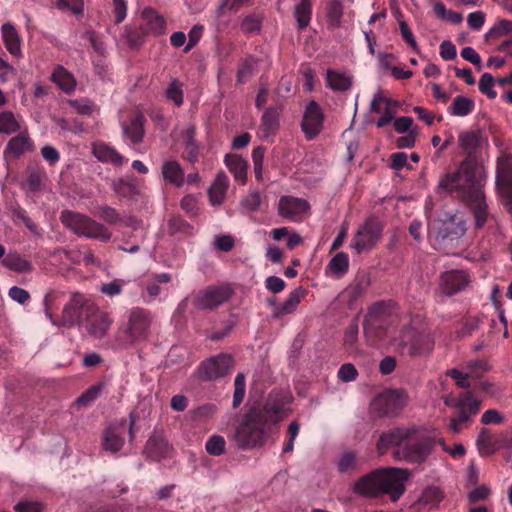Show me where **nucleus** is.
<instances>
[{
    "label": "nucleus",
    "instance_id": "1",
    "mask_svg": "<svg viewBox=\"0 0 512 512\" xmlns=\"http://www.w3.org/2000/svg\"><path fill=\"white\" fill-rule=\"evenodd\" d=\"M437 436L416 425L393 427L379 436L376 450L385 455L390 449L396 460L409 464H422L432 454Z\"/></svg>",
    "mask_w": 512,
    "mask_h": 512
},
{
    "label": "nucleus",
    "instance_id": "15",
    "mask_svg": "<svg viewBox=\"0 0 512 512\" xmlns=\"http://www.w3.org/2000/svg\"><path fill=\"white\" fill-rule=\"evenodd\" d=\"M324 113L320 105L312 100L304 111L301 129L307 140L316 138L323 129Z\"/></svg>",
    "mask_w": 512,
    "mask_h": 512
},
{
    "label": "nucleus",
    "instance_id": "45",
    "mask_svg": "<svg viewBox=\"0 0 512 512\" xmlns=\"http://www.w3.org/2000/svg\"><path fill=\"white\" fill-rule=\"evenodd\" d=\"M93 214L110 225H115L122 221V216L118 211L108 205L97 206L94 209Z\"/></svg>",
    "mask_w": 512,
    "mask_h": 512
},
{
    "label": "nucleus",
    "instance_id": "40",
    "mask_svg": "<svg viewBox=\"0 0 512 512\" xmlns=\"http://www.w3.org/2000/svg\"><path fill=\"white\" fill-rule=\"evenodd\" d=\"M327 84L334 91H347L352 86V78L345 73L329 69L327 71Z\"/></svg>",
    "mask_w": 512,
    "mask_h": 512
},
{
    "label": "nucleus",
    "instance_id": "52",
    "mask_svg": "<svg viewBox=\"0 0 512 512\" xmlns=\"http://www.w3.org/2000/svg\"><path fill=\"white\" fill-rule=\"evenodd\" d=\"M113 189L115 193L123 198H131L132 196L138 194L137 187L124 179H118L113 183Z\"/></svg>",
    "mask_w": 512,
    "mask_h": 512
},
{
    "label": "nucleus",
    "instance_id": "8",
    "mask_svg": "<svg viewBox=\"0 0 512 512\" xmlns=\"http://www.w3.org/2000/svg\"><path fill=\"white\" fill-rule=\"evenodd\" d=\"M399 348L403 355L410 357L427 356L434 348V340L430 333L408 327L401 332Z\"/></svg>",
    "mask_w": 512,
    "mask_h": 512
},
{
    "label": "nucleus",
    "instance_id": "32",
    "mask_svg": "<svg viewBox=\"0 0 512 512\" xmlns=\"http://www.w3.org/2000/svg\"><path fill=\"white\" fill-rule=\"evenodd\" d=\"M476 445L479 450V453L482 456H490L494 454L496 451H498L500 448L504 447L503 444H500L499 441L493 438L489 429L487 428L481 429L476 441Z\"/></svg>",
    "mask_w": 512,
    "mask_h": 512
},
{
    "label": "nucleus",
    "instance_id": "41",
    "mask_svg": "<svg viewBox=\"0 0 512 512\" xmlns=\"http://www.w3.org/2000/svg\"><path fill=\"white\" fill-rule=\"evenodd\" d=\"M51 80L55 82L64 92L70 93L75 88V79L62 66H58L51 75Z\"/></svg>",
    "mask_w": 512,
    "mask_h": 512
},
{
    "label": "nucleus",
    "instance_id": "48",
    "mask_svg": "<svg viewBox=\"0 0 512 512\" xmlns=\"http://www.w3.org/2000/svg\"><path fill=\"white\" fill-rule=\"evenodd\" d=\"M363 329L365 336L370 341L381 339L385 335V329L377 326V319L365 318L363 322Z\"/></svg>",
    "mask_w": 512,
    "mask_h": 512
},
{
    "label": "nucleus",
    "instance_id": "31",
    "mask_svg": "<svg viewBox=\"0 0 512 512\" xmlns=\"http://www.w3.org/2000/svg\"><path fill=\"white\" fill-rule=\"evenodd\" d=\"M196 128L190 125L184 131V151L182 154L183 159L194 164L198 161L199 147L195 141Z\"/></svg>",
    "mask_w": 512,
    "mask_h": 512
},
{
    "label": "nucleus",
    "instance_id": "42",
    "mask_svg": "<svg viewBox=\"0 0 512 512\" xmlns=\"http://www.w3.org/2000/svg\"><path fill=\"white\" fill-rule=\"evenodd\" d=\"M312 4L311 0H301L294 9V16L296 18L298 28H306L311 20Z\"/></svg>",
    "mask_w": 512,
    "mask_h": 512
},
{
    "label": "nucleus",
    "instance_id": "28",
    "mask_svg": "<svg viewBox=\"0 0 512 512\" xmlns=\"http://www.w3.org/2000/svg\"><path fill=\"white\" fill-rule=\"evenodd\" d=\"M228 186L227 175L223 171L218 172L208 189L209 200L212 205H219L224 201Z\"/></svg>",
    "mask_w": 512,
    "mask_h": 512
},
{
    "label": "nucleus",
    "instance_id": "22",
    "mask_svg": "<svg viewBox=\"0 0 512 512\" xmlns=\"http://www.w3.org/2000/svg\"><path fill=\"white\" fill-rule=\"evenodd\" d=\"M443 499L444 493L439 487L428 486L423 490L420 497L410 506V509L414 512L432 510L437 508Z\"/></svg>",
    "mask_w": 512,
    "mask_h": 512
},
{
    "label": "nucleus",
    "instance_id": "54",
    "mask_svg": "<svg viewBox=\"0 0 512 512\" xmlns=\"http://www.w3.org/2000/svg\"><path fill=\"white\" fill-rule=\"evenodd\" d=\"M165 94L166 98L172 101L176 106H181L183 104L182 84L177 79H173L170 82Z\"/></svg>",
    "mask_w": 512,
    "mask_h": 512
},
{
    "label": "nucleus",
    "instance_id": "6",
    "mask_svg": "<svg viewBox=\"0 0 512 512\" xmlns=\"http://www.w3.org/2000/svg\"><path fill=\"white\" fill-rule=\"evenodd\" d=\"M60 220L65 227L79 236L103 242H108L112 236V233L102 223L81 213L65 210L61 213Z\"/></svg>",
    "mask_w": 512,
    "mask_h": 512
},
{
    "label": "nucleus",
    "instance_id": "33",
    "mask_svg": "<svg viewBox=\"0 0 512 512\" xmlns=\"http://www.w3.org/2000/svg\"><path fill=\"white\" fill-rule=\"evenodd\" d=\"M481 134L479 131H463L458 136L459 146L466 154L465 158L473 159L474 153L480 146Z\"/></svg>",
    "mask_w": 512,
    "mask_h": 512
},
{
    "label": "nucleus",
    "instance_id": "49",
    "mask_svg": "<svg viewBox=\"0 0 512 512\" xmlns=\"http://www.w3.org/2000/svg\"><path fill=\"white\" fill-rule=\"evenodd\" d=\"M330 270L336 275H343L348 271L349 259L346 253H337L329 262Z\"/></svg>",
    "mask_w": 512,
    "mask_h": 512
},
{
    "label": "nucleus",
    "instance_id": "29",
    "mask_svg": "<svg viewBox=\"0 0 512 512\" xmlns=\"http://www.w3.org/2000/svg\"><path fill=\"white\" fill-rule=\"evenodd\" d=\"M225 164L230 172L234 175V179L244 185L247 180L248 163L240 155L227 154L225 156Z\"/></svg>",
    "mask_w": 512,
    "mask_h": 512
},
{
    "label": "nucleus",
    "instance_id": "9",
    "mask_svg": "<svg viewBox=\"0 0 512 512\" xmlns=\"http://www.w3.org/2000/svg\"><path fill=\"white\" fill-rule=\"evenodd\" d=\"M383 223L374 215L369 216L354 234L350 247L357 254L372 250L382 237Z\"/></svg>",
    "mask_w": 512,
    "mask_h": 512
},
{
    "label": "nucleus",
    "instance_id": "24",
    "mask_svg": "<svg viewBox=\"0 0 512 512\" xmlns=\"http://www.w3.org/2000/svg\"><path fill=\"white\" fill-rule=\"evenodd\" d=\"M371 285V277L366 272L358 273L353 282L347 287L346 294L348 305L353 306L368 291Z\"/></svg>",
    "mask_w": 512,
    "mask_h": 512
},
{
    "label": "nucleus",
    "instance_id": "61",
    "mask_svg": "<svg viewBox=\"0 0 512 512\" xmlns=\"http://www.w3.org/2000/svg\"><path fill=\"white\" fill-rule=\"evenodd\" d=\"M358 323L356 320H353L349 326L346 328L344 333V345L348 348H354L357 338H358Z\"/></svg>",
    "mask_w": 512,
    "mask_h": 512
},
{
    "label": "nucleus",
    "instance_id": "5",
    "mask_svg": "<svg viewBox=\"0 0 512 512\" xmlns=\"http://www.w3.org/2000/svg\"><path fill=\"white\" fill-rule=\"evenodd\" d=\"M269 425L260 411L250 407L235 429L236 446L244 451L263 447L269 438Z\"/></svg>",
    "mask_w": 512,
    "mask_h": 512
},
{
    "label": "nucleus",
    "instance_id": "38",
    "mask_svg": "<svg viewBox=\"0 0 512 512\" xmlns=\"http://www.w3.org/2000/svg\"><path fill=\"white\" fill-rule=\"evenodd\" d=\"M464 203L473 211L476 229H481L488 219V207L485 202L483 190L481 191V196L477 201H466Z\"/></svg>",
    "mask_w": 512,
    "mask_h": 512
},
{
    "label": "nucleus",
    "instance_id": "36",
    "mask_svg": "<svg viewBox=\"0 0 512 512\" xmlns=\"http://www.w3.org/2000/svg\"><path fill=\"white\" fill-rule=\"evenodd\" d=\"M33 144L27 134L21 133L11 138L6 146L5 154H12L16 158L20 157L26 150H31Z\"/></svg>",
    "mask_w": 512,
    "mask_h": 512
},
{
    "label": "nucleus",
    "instance_id": "4",
    "mask_svg": "<svg viewBox=\"0 0 512 512\" xmlns=\"http://www.w3.org/2000/svg\"><path fill=\"white\" fill-rule=\"evenodd\" d=\"M153 322L149 310L135 307L131 309L127 321L121 324L114 335V346L129 349L148 340Z\"/></svg>",
    "mask_w": 512,
    "mask_h": 512
},
{
    "label": "nucleus",
    "instance_id": "64",
    "mask_svg": "<svg viewBox=\"0 0 512 512\" xmlns=\"http://www.w3.org/2000/svg\"><path fill=\"white\" fill-rule=\"evenodd\" d=\"M16 512H43V505L37 501H20L14 506Z\"/></svg>",
    "mask_w": 512,
    "mask_h": 512
},
{
    "label": "nucleus",
    "instance_id": "55",
    "mask_svg": "<svg viewBox=\"0 0 512 512\" xmlns=\"http://www.w3.org/2000/svg\"><path fill=\"white\" fill-rule=\"evenodd\" d=\"M225 439L219 435L211 436L205 445L206 451L213 456H220L225 453Z\"/></svg>",
    "mask_w": 512,
    "mask_h": 512
},
{
    "label": "nucleus",
    "instance_id": "56",
    "mask_svg": "<svg viewBox=\"0 0 512 512\" xmlns=\"http://www.w3.org/2000/svg\"><path fill=\"white\" fill-rule=\"evenodd\" d=\"M56 7L63 12L81 15L84 10L83 0H57Z\"/></svg>",
    "mask_w": 512,
    "mask_h": 512
},
{
    "label": "nucleus",
    "instance_id": "19",
    "mask_svg": "<svg viewBox=\"0 0 512 512\" xmlns=\"http://www.w3.org/2000/svg\"><path fill=\"white\" fill-rule=\"evenodd\" d=\"M468 283L469 277L464 271H447L440 276L439 288L444 295L451 296L463 290Z\"/></svg>",
    "mask_w": 512,
    "mask_h": 512
},
{
    "label": "nucleus",
    "instance_id": "47",
    "mask_svg": "<svg viewBox=\"0 0 512 512\" xmlns=\"http://www.w3.org/2000/svg\"><path fill=\"white\" fill-rule=\"evenodd\" d=\"M123 36L126 40L127 45L131 49H138L142 46V44L144 42V38H145V36H147V34H143V31L140 28L137 30V29H132L129 26H126L124 28Z\"/></svg>",
    "mask_w": 512,
    "mask_h": 512
},
{
    "label": "nucleus",
    "instance_id": "3",
    "mask_svg": "<svg viewBox=\"0 0 512 512\" xmlns=\"http://www.w3.org/2000/svg\"><path fill=\"white\" fill-rule=\"evenodd\" d=\"M477 163L465 158L455 170L440 176L435 193L440 196H453L461 202L477 201L481 196L482 185L476 178Z\"/></svg>",
    "mask_w": 512,
    "mask_h": 512
},
{
    "label": "nucleus",
    "instance_id": "50",
    "mask_svg": "<svg viewBox=\"0 0 512 512\" xmlns=\"http://www.w3.org/2000/svg\"><path fill=\"white\" fill-rule=\"evenodd\" d=\"M434 11L439 18L446 19L453 24H459L463 20V16L460 12L447 10L442 2H436L434 4Z\"/></svg>",
    "mask_w": 512,
    "mask_h": 512
},
{
    "label": "nucleus",
    "instance_id": "2",
    "mask_svg": "<svg viewBox=\"0 0 512 512\" xmlns=\"http://www.w3.org/2000/svg\"><path fill=\"white\" fill-rule=\"evenodd\" d=\"M410 471L405 468L386 467L375 469L360 477L354 484L356 494L377 498L389 495L396 502L405 492V482L410 477Z\"/></svg>",
    "mask_w": 512,
    "mask_h": 512
},
{
    "label": "nucleus",
    "instance_id": "57",
    "mask_svg": "<svg viewBox=\"0 0 512 512\" xmlns=\"http://www.w3.org/2000/svg\"><path fill=\"white\" fill-rule=\"evenodd\" d=\"M495 83L494 77L490 73H484L479 80V90L485 94L489 99H495L497 92L493 89Z\"/></svg>",
    "mask_w": 512,
    "mask_h": 512
},
{
    "label": "nucleus",
    "instance_id": "43",
    "mask_svg": "<svg viewBox=\"0 0 512 512\" xmlns=\"http://www.w3.org/2000/svg\"><path fill=\"white\" fill-rule=\"evenodd\" d=\"M474 108V101L466 96H457L449 107V112L453 116H467Z\"/></svg>",
    "mask_w": 512,
    "mask_h": 512
},
{
    "label": "nucleus",
    "instance_id": "23",
    "mask_svg": "<svg viewBox=\"0 0 512 512\" xmlns=\"http://www.w3.org/2000/svg\"><path fill=\"white\" fill-rule=\"evenodd\" d=\"M141 18L143 23L140 25V29L143 34H154L160 35L165 30L166 21L162 15L151 7H146L141 12Z\"/></svg>",
    "mask_w": 512,
    "mask_h": 512
},
{
    "label": "nucleus",
    "instance_id": "26",
    "mask_svg": "<svg viewBox=\"0 0 512 512\" xmlns=\"http://www.w3.org/2000/svg\"><path fill=\"white\" fill-rule=\"evenodd\" d=\"M282 112L281 105L270 106L265 109L262 118L260 129L263 138H268L274 135L279 129V118Z\"/></svg>",
    "mask_w": 512,
    "mask_h": 512
},
{
    "label": "nucleus",
    "instance_id": "18",
    "mask_svg": "<svg viewBox=\"0 0 512 512\" xmlns=\"http://www.w3.org/2000/svg\"><path fill=\"white\" fill-rule=\"evenodd\" d=\"M310 208L309 203L301 198L282 196L278 204V213L285 219L296 221Z\"/></svg>",
    "mask_w": 512,
    "mask_h": 512
},
{
    "label": "nucleus",
    "instance_id": "58",
    "mask_svg": "<svg viewBox=\"0 0 512 512\" xmlns=\"http://www.w3.org/2000/svg\"><path fill=\"white\" fill-rule=\"evenodd\" d=\"M103 388V384L99 383L89 387L84 393H82L76 400L79 405H87L98 398Z\"/></svg>",
    "mask_w": 512,
    "mask_h": 512
},
{
    "label": "nucleus",
    "instance_id": "62",
    "mask_svg": "<svg viewBox=\"0 0 512 512\" xmlns=\"http://www.w3.org/2000/svg\"><path fill=\"white\" fill-rule=\"evenodd\" d=\"M241 29L246 33L258 32L261 29V19L255 14L247 15L241 22Z\"/></svg>",
    "mask_w": 512,
    "mask_h": 512
},
{
    "label": "nucleus",
    "instance_id": "30",
    "mask_svg": "<svg viewBox=\"0 0 512 512\" xmlns=\"http://www.w3.org/2000/svg\"><path fill=\"white\" fill-rule=\"evenodd\" d=\"M92 154L101 162L111 163L115 166L123 164V156L113 147L106 144H94Z\"/></svg>",
    "mask_w": 512,
    "mask_h": 512
},
{
    "label": "nucleus",
    "instance_id": "16",
    "mask_svg": "<svg viewBox=\"0 0 512 512\" xmlns=\"http://www.w3.org/2000/svg\"><path fill=\"white\" fill-rule=\"evenodd\" d=\"M173 452L172 445L168 442L162 432L155 431L147 440L143 454L150 460L160 462L170 458Z\"/></svg>",
    "mask_w": 512,
    "mask_h": 512
},
{
    "label": "nucleus",
    "instance_id": "35",
    "mask_svg": "<svg viewBox=\"0 0 512 512\" xmlns=\"http://www.w3.org/2000/svg\"><path fill=\"white\" fill-rule=\"evenodd\" d=\"M2 265L7 269L17 273H27L33 270V265L30 261L24 259L17 252L8 253L2 260Z\"/></svg>",
    "mask_w": 512,
    "mask_h": 512
},
{
    "label": "nucleus",
    "instance_id": "21",
    "mask_svg": "<svg viewBox=\"0 0 512 512\" xmlns=\"http://www.w3.org/2000/svg\"><path fill=\"white\" fill-rule=\"evenodd\" d=\"M397 104V101H392L391 99L384 97L381 93L374 95L370 103V111L382 114L376 122V126L378 128H382L392 122L395 112L392 111L391 106Z\"/></svg>",
    "mask_w": 512,
    "mask_h": 512
},
{
    "label": "nucleus",
    "instance_id": "46",
    "mask_svg": "<svg viewBox=\"0 0 512 512\" xmlns=\"http://www.w3.org/2000/svg\"><path fill=\"white\" fill-rule=\"evenodd\" d=\"M193 227L184 220L181 216H171L168 220V232L171 235L176 233H182L190 235L192 233Z\"/></svg>",
    "mask_w": 512,
    "mask_h": 512
},
{
    "label": "nucleus",
    "instance_id": "11",
    "mask_svg": "<svg viewBox=\"0 0 512 512\" xmlns=\"http://www.w3.org/2000/svg\"><path fill=\"white\" fill-rule=\"evenodd\" d=\"M496 187L504 206L512 215V155L503 154L497 159Z\"/></svg>",
    "mask_w": 512,
    "mask_h": 512
},
{
    "label": "nucleus",
    "instance_id": "20",
    "mask_svg": "<svg viewBox=\"0 0 512 512\" xmlns=\"http://www.w3.org/2000/svg\"><path fill=\"white\" fill-rule=\"evenodd\" d=\"M466 224L462 217L452 215L444 220L437 231V239L440 240H458L466 233Z\"/></svg>",
    "mask_w": 512,
    "mask_h": 512
},
{
    "label": "nucleus",
    "instance_id": "10",
    "mask_svg": "<svg viewBox=\"0 0 512 512\" xmlns=\"http://www.w3.org/2000/svg\"><path fill=\"white\" fill-rule=\"evenodd\" d=\"M233 294L229 284L211 285L197 293L193 304L200 310H213L230 300Z\"/></svg>",
    "mask_w": 512,
    "mask_h": 512
},
{
    "label": "nucleus",
    "instance_id": "13",
    "mask_svg": "<svg viewBox=\"0 0 512 512\" xmlns=\"http://www.w3.org/2000/svg\"><path fill=\"white\" fill-rule=\"evenodd\" d=\"M86 307L87 314L83 320L86 332L92 338H104L113 324V318L109 313L100 310L94 303L88 304Z\"/></svg>",
    "mask_w": 512,
    "mask_h": 512
},
{
    "label": "nucleus",
    "instance_id": "60",
    "mask_svg": "<svg viewBox=\"0 0 512 512\" xmlns=\"http://www.w3.org/2000/svg\"><path fill=\"white\" fill-rule=\"evenodd\" d=\"M389 305L383 301L374 303L369 309L365 318H389Z\"/></svg>",
    "mask_w": 512,
    "mask_h": 512
},
{
    "label": "nucleus",
    "instance_id": "53",
    "mask_svg": "<svg viewBox=\"0 0 512 512\" xmlns=\"http://www.w3.org/2000/svg\"><path fill=\"white\" fill-rule=\"evenodd\" d=\"M234 394H233V407L237 408L240 406V404L243 402V399L245 397V391H246V382H245V375L240 372L235 377L234 382Z\"/></svg>",
    "mask_w": 512,
    "mask_h": 512
},
{
    "label": "nucleus",
    "instance_id": "39",
    "mask_svg": "<svg viewBox=\"0 0 512 512\" xmlns=\"http://www.w3.org/2000/svg\"><path fill=\"white\" fill-rule=\"evenodd\" d=\"M162 175L165 180L177 187L184 183V171L177 161H167L162 166Z\"/></svg>",
    "mask_w": 512,
    "mask_h": 512
},
{
    "label": "nucleus",
    "instance_id": "14",
    "mask_svg": "<svg viewBox=\"0 0 512 512\" xmlns=\"http://www.w3.org/2000/svg\"><path fill=\"white\" fill-rule=\"evenodd\" d=\"M291 401V396L283 391L273 390L264 405H254V410L260 411L269 424L278 423L284 408Z\"/></svg>",
    "mask_w": 512,
    "mask_h": 512
},
{
    "label": "nucleus",
    "instance_id": "12",
    "mask_svg": "<svg viewBox=\"0 0 512 512\" xmlns=\"http://www.w3.org/2000/svg\"><path fill=\"white\" fill-rule=\"evenodd\" d=\"M233 367V357L229 354L221 353L201 362L197 369V376L201 381H213L227 376Z\"/></svg>",
    "mask_w": 512,
    "mask_h": 512
},
{
    "label": "nucleus",
    "instance_id": "7",
    "mask_svg": "<svg viewBox=\"0 0 512 512\" xmlns=\"http://www.w3.org/2000/svg\"><path fill=\"white\" fill-rule=\"evenodd\" d=\"M408 396L401 389H386L373 398L370 411L378 418L396 417L407 405Z\"/></svg>",
    "mask_w": 512,
    "mask_h": 512
},
{
    "label": "nucleus",
    "instance_id": "59",
    "mask_svg": "<svg viewBox=\"0 0 512 512\" xmlns=\"http://www.w3.org/2000/svg\"><path fill=\"white\" fill-rule=\"evenodd\" d=\"M467 369L470 371L471 377L480 378L484 373L490 371L491 367L486 360H471L467 363Z\"/></svg>",
    "mask_w": 512,
    "mask_h": 512
},
{
    "label": "nucleus",
    "instance_id": "34",
    "mask_svg": "<svg viewBox=\"0 0 512 512\" xmlns=\"http://www.w3.org/2000/svg\"><path fill=\"white\" fill-rule=\"evenodd\" d=\"M3 41L7 50L13 56L21 54L20 37L16 28L11 23H5L1 27Z\"/></svg>",
    "mask_w": 512,
    "mask_h": 512
},
{
    "label": "nucleus",
    "instance_id": "25",
    "mask_svg": "<svg viewBox=\"0 0 512 512\" xmlns=\"http://www.w3.org/2000/svg\"><path fill=\"white\" fill-rule=\"evenodd\" d=\"M126 428V420H123L117 426H109L103 435V447L106 451L116 453L120 451L124 445L122 433Z\"/></svg>",
    "mask_w": 512,
    "mask_h": 512
},
{
    "label": "nucleus",
    "instance_id": "37",
    "mask_svg": "<svg viewBox=\"0 0 512 512\" xmlns=\"http://www.w3.org/2000/svg\"><path fill=\"white\" fill-rule=\"evenodd\" d=\"M144 122V116L142 114H138L131 120L129 125L124 126V134L133 144H139L143 141Z\"/></svg>",
    "mask_w": 512,
    "mask_h": 512
},
{
    "label": "nucleus",
    "instance_id": "51",
    "mask_svg": "<svg viewBox=\"0 0 512 512\" xmlns=\"http://www.w3.org/2000/svg\"><path fill=\"white\" fill-rule=\"evenodd\" d=\"M19 128L20 126L16 121L13 113L6 111L0 113V134H12L18 131Z\"/></svg>",
    "mask_w": 512,
    "mask_h": 512
},
{
    "label": "nucleus",
    "instance_id": "17",
    "mask_svg": "<svg viewBox=\"0 0 512 512\" xmlns=\"http://www.w3.org/2000/svg\"><path fill=\"white\" fill-rule=\"evenodd\" d=\"M88 304H93L90 300L85 299V297L78 293L74 292L71 296L70 301L65 305L62 312V322L64 325L73 326L79 322L80 318L87 314Z\"/></svg>",
    "mask_w": 512,
    "mask_h": 512
},
{
    "label": "nucleus",
    "instance_id": "63",
    "mask_svg": "<svg viewBox=\"0 0 512 512\" xmlns=\"http://www.w3.org/2000/svg\"><path fill=\"white\" fill-rule=\"evenodd\" d=\"M512 31V21L502 19L495 25L493 28L489 30L487 33V37H501L506 35L507 33Z\"/></svg>",
    "mask_w": 512,
    "mask_h": 512
},
{
    "label": "nucleus",
    "instance_id": "27",
    "mask_svg": "<svg viewBox=\"0 0 512 512\" xmlns=\"http://www.w3.org/2000/svg\"><path fill=\"white\" fill-rule=\"evenodd\" d=\"M306 294H307V291L302 286L295 288L292 292H290L286 301L282 305H280V306L276 307V309H274L273 314H272L273 318L277 319V318L282 317L283 315L293 313L297 309L301 299Z\"/></svg>",
    "mask_w": 512,
    "mask_h": 512
},
{
    "label": "nucleus",
    "instance_id": "44",
    "mask_svg": "<svg viewBox=\"0 0 512 512\" xmlns=\"http://www.w3.org/2000/svg\"><path fill=\"white\" fill-rule=\"evenodd\" d=\"M343 5L341 0H330L327 3V22L331 28H337L341 24Z\"/></svg>",
    "mask_w": 512,
    "mask_h": 512
}]
</instances>
